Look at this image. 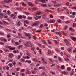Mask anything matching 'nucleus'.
<instances>
[{
	"label": "nucleus",
	"mask_w": 76,
	"mask_h": 76,
	"mask_svg": "<svg viewBox=\"0 0 76 76\" xmlns=\"http://www.w3.org/2000/svg\"><path fill=\"white\" fill-rule=\"evenodd\" d=\"M40 23V22L39 21H37L35 22V23H33L32 24V26H35L37 25H39V23Z\"/></svg>",
	"instance_id": "1"
},
{
	"label": "nucleus",
	"mask_w": 76,
	"mask_h": 76,
	"mask_svg": "<svg viewBox=\"0 0 76 76\" xmlns=\"http://www.w3.org/2000/svg\"><path fill=\"white\" fill-rule=\"evenodd\" d=\"M64 42L67 44H66V45H70V42H69V41L68 40H64Z\"/></svg>",
	"instance_id": "2"
},
{
	"label": "nucleus",
	"mask_w": 76,
	"mask_h": 76,
	"mask_svg": "<svg viewBox=\"0 0 76 76\" xmlns=\"http://www.w3.org/2000/svg\"><path fill=\"white\" fill-rule=\"evenodd\" d=\"M41 58H42V63H45V64H47V62L45 61V60H44V58L42 57H41Z\"/></svg>",
	"instance_id": "3"
},
{
	"label": "nucleus",
	"mask_w": 76,
	"mask_h": 76,
	"mask_svg": "<svg viewBox=\"0 0 76 76\" xmlns=\"http://www.w3.org/2000/svg\"><path fill=\"white\" fill-rule=\"evenodd\" d=\"M25 46H26V47H30V43L29 42H27L25 44Z\"/></svg>",
	"instance_id": "4"
},
{
	"label": "nucleus",
	"mask_w": 76,
	"mask_h": 76,
	"mask_svg": "<svg viewBox=\"0 0 76 76\" xmlns=\"http://www.w3.org/2000/svg\"><path fill=\"white\" fill-rule=\"evenodd\" d=\"M0 40L2 41H4L5 42H7V40L5 39V38H1L0 39Z\"/></svg>",
	"instance_id": "5"
},
{
	"label": "nucleus",
	"mask_w": 76,
	"mask_h": 76,
	"mask_svg": "<svg viewBox=\"0 0 76 76\" xmlns=\"http://www.w3.org/2000/svg\"><path fill=\"white\" fill-rule=\"evenodd\" d=\"M72 48L69 47V48L67 49V50L68 51V52H69V53L71 52L72 51Z\"/></svg>",
	"instance_id": "6"
},
{
	"label": "nucleus",
	"mask_w": 76,
	"mask_h": 76,
	"mask_svg": "<svg viewBox=\"0 0 76 76\" xmlns=\"http://www.w3.org/2000/svg\"><path fill=\"white\" fill-rule=\"evenodd\" d=\"M41 14H42V12H38L35 14V15H40Z\"/></svg>",
	"instance_id": "7"
},
{
	"label": "nucleus",
	"mask_w": 76,
	"mask_h": 76,
	"mask_svg": "<svg viewBox=\"0 0 76 76\" xmlns=\"http://www.w3.org/2000/svg\"><path fill=\"white\" fill-rule=\"evenodd\" d=\"M36 49L37 50H39V54H41V49H39V48L38 47H37V48H36Z\"/></svg>",
	"instance_id": "8"
},
{
	"label": "nucleus",
	"mask_w": 76,
	"mask_h": 76,
	"mask_svg": "<svg viewBox=\"0 0 76 76\" xmlns=\"http://www.w3.org/2000/svg\"><path fill=\"white\" fill-rule=\"evenodd\" d=\"M9 57H10L11 58H12L13 57V55L12 53H10L9 54Z\"/></svg>",
	"instance_id": "9"
},
{
	"label": "nucleus",
	"mask_w": 76,
	"mask_h": 76,
	"mask_svg": "<svg viewBox=\"0 0 76 76\" xmlns=\"http://www.w3.org/2000/svg\"><path fill=\"white\" fill-rule=\"evenodd\" d=\"M4 51H5V52H7V53H8V52H9V50L7 49L4 48L3 49Z\"/></svg>",
	"instance_id": "10"
},
{
	"label": "nucleus",
	"mask_w": 76,
	"mask_h": 76,
	"mask_svg": "<svg viewBox=\"0 0 76 76\" xmlns=\"http://www.w3.org/2000/svg\"><path fill=\"white\" fill-rule=\"evenodd\" d=\"M41 6H42L43 7H47V5L44 4H41Z\"/></svg>",
	"instance_id": "11"
},
{
	"label": "nucleus",
	"mask_w": 76,
	"mask_h": 76,
	"mask_svg": "<svg viewBox=\"0 0 76 76\" xmlns=\"http://www.w3.org/2000/svg\"><path fill=\"white\" fill-rule=\"evenodd\" d=\"M5 47L6 48H8L10 49V48L12 47L10 46L6 45L5 46Z\"/></svg>",
	"instance_id": "12"
},
{
	"label": "nucleus",
	"mask_w": 76,
	"mask_h": 76,
	"mask_svg": "<svg viewBox=\"0 0 76 76\" xmlns=\"http://www.w3.org/2000/svg\"><path fill=\"white\" fill-rule=\"evenodd\" d=\"M41 41L42 42H43V44H46V45H47V43L45 42V41L44 39H42L41 40Z\"/></svg>",
	"instance_id": "13"
},
{
	"label": "nucleus",
	"mask_w": 76,
	"mask_h": 76,
	"mask_svg": "<svg viewBox=\"0 0 76 76\" xmlns=\"http://www.w3.org/2000/svg\"><path fill=\"white\" fill-rule=\"evenodd\" d=\"M61 73H62L63 74H64V75H66V74H68V72H66V71L62 72H61Z\"/></svg>",
	"instance_id": "14"
},
{
	"label": "nucleus",
	"mask_w": 76,
	"mask_h": 76,
	"mask_svg": "<svg viewBox=\"0 0 76 76\" xmlns=\"http://www.w3.org/2000/svg\"><path fill=\"white\" fill-rule=\"evenodd\" d=\"M9 50H15V48L14 47H11V48H10L9 49Z\"/></svg>",
	"instance_id": "15"
},
{
	"label": "nucleus",
	"mask_w": 76,
	"mask_h": 76,
	"mask_svg": "<svg viewBox=\"0 0 76 76\" xmlns=\"http://www.w3.org/2000/svg\"><path fill=\"white\" fill-rule=\"evenodd\" d=\"M58 59L59 60V61L61 62H62V61H63V59H62V58L60 57H58Z\"/></svg>",
	"instance_id": "16"
},
{
	"label": "nucleus",
	"mask_w": 76,
	"mask_h": 76,
	"mask_svg": "<svg viewBox=\"0 0 76 76\" xmlns=\"http://www.w3.org/2000/svg\"><path fill=\"white\" fill-rule=\"evenodd\" d=\"M71 39L73 41H76V37H71Z\"/></svg>",
	"instance_id": "17"
},
{
	"label": "nucleus",
	"mask_w": 76,
	"mask_h": 76,
	"mask_svg": "<svg viewBox=\"0 0 76 76\" xmlns=\"http://www.w3.org/2000/svg\"><path fill=\"white\" fill-rule=\"evenodd\" d=\"M25 34L26 36H27V37H30V34L28 33H25Z\"/></svg>",
	"instance_id": "18"
},
{
	"label": "nucleus",
	"mask_w": 76,
	"mask_h": 76,
	"mask_svg": "<svg viewBox=\"0 0 76 76\" xmlns=\"http://www.w3.org/2000/svg\"><path fill=\"white\" fill-rule=\"evenodd\" d=\"M13 53L15 54L16 53H19V51H18V50H14L13 51Z\"/></svg>",
	"instance_id": "19"
},
{
	"label": "nucleus",
	"mask_w": 76,
	"mask_h": 76,
	"mask_svg": "<svg viewBox=\"0 0 76 76\" xmlns=\"http://www.w3.org/2000/svg\"><path fill=\"white\" fill-rule=\"evenodd\" d=\"M3 23H4V24H6V25H9V23L8 22L5 21H3Z\"/></svg>",
	"instance_id": "20"
},
{
	"label": "nucleus",
	"mask_w": 76,
	"mask_h": 76,
	"mask_svg": "<svg viewBox=\"0 0 76 76\" xmlns=\"http://www.w3.org/2000/svg\"><path fill=\"white\" fill-rule=\"evenodd\" d=\"M6 30L8 31V32H12V30L9 28H6Z\"/></svg>",
	"instance_id": "21"
},
{
	"label": "nucleus",
	"mask_w": 76,
	"mask_h": 76,
	"mask_svg": "<svg viewBox=\"0 0 76 76\" xmlns=\"http://www.w3.org/2000/svg\"><path fill=\"white\" fill-rule=\"evenodd\" d=\"M24 23H27V24H29V22L27 20L25 21Z\"/></svg>",
	"instance_id": "22"
},
{
	"label": "nucleus",
	"mask_w": 76,
	"mask_h": 76,
	"mask_svg": "<svg viewBox=\"0 0 76 76\" xmlns=\"http://www.w3.org/2000/svg\"><path fill=\"white\" fill-rule=\"evenodd\" d=\"M31 72L29 71H26V74H30Z\"/></svg>",
	"instance_id": "23"
},
{
	"label": "nucleus",
	"mask_w": 76,
	"mask_h": 76,
	"mask_svg": "<svg viewBox=\"0 0 76 76\" xmlns=\"http://www.w3.org/2000/svg\"><path fill=\"white\" fill-rule=\"evenodd\" d=\"M56 34H57V35H61V34H62V32H61V33L60 32H56Z\"/></svg>",
	"instance_id": "24"
},
{
	"label": "nucleus",
	"mask_w": 76,
	"mask_h": 76,
	"mask_svg": "<svg viewBox=\"0 0 76 76\" xmlns=\"http://www.w3.org/2000/svg\"><path fill=\"white\" fill-rule=\"evenodd\" d=\"M43 25L45 27H47V26H48V24L46 23H44Z\"/></svg>",
	"instance_id": "25"
},
{
	"label": "nucleus",
	"mask_w": 76,
	"mask_h": 76,
	"mask_svg": "<svg viewBox=\"0 0 76 76\" xmlns=\"http://www.w3.org/2000/svg\"><path fill=\"white\" fill-rule=\"evenodd\" d=\"M58 23H62L61 22V20L60 19H59L58 20Z\"/></svg>",
	"instance_id": "26"
},
{
	"label": "nucleus",
	"mask_w": 76,
	"mask_h": 76,
	"mask_svg": "<svg viewBox=\"0 0 76 76\" xmlns=\"http://www.w3.org/2000/svg\"><path fill=\"white\" fill-rule=\"evenodd\" d=\"M21 4L22 6H26V4H25V3H23V2H22L21 3Z\"/></svg>",
	"instance_id": "27"
},
{
	"label": "nucleus",
	"mask_w": 76,
	"mask_h": 76,
	"mask_svg": "<svg viewBox=\"0 0 76 76\" xmlns=\"http://www.w3.org/2000/svg\"><path fill=\"white\" fill-rule=\"evenodd\" d=\"M20 61H21V62H24L25 61L24 59L21 58L20 59Z\"/></svg>",
	"instance_id": "28"
},
{
	"label": "nucleus",
	"mask_w": 76,
	"mask_h": 76,
	"mask_svg": "<svg viewBox=\"0 0 76 76\" xmlns=\"http://www.w3.org/2000/svg\"><path fill=\"white\" fill-rule=\"evenodd\" d=\"M40 28H42V27H44V24H42L40 25Z\"/></svg>",
	"instance_id": "29"
},
{
	"label": "nucleus",
	"mask_w": 76,
	"mask_h": 76,
	"mask_svg": "<svg viewBox=\"0 0 76 76\" xmlns=\"http://www.w3.org/2000/svg\"><path fill=\"white\" fill-rule=\"evenodd\" d=\"M45 0H41V2H42V3H46V2L45 1Z\"/></svg>",
	"instance_id": "30"
},
{
	"label": "nucleus",
	"mask_w": 76,
	"mask_h": 76,
	"mask_svg": "<svg viewBox=\"0 0 76 76\" xmlns=\"http://www.w3.org/2000/svg\"><path fill=\"white\" fill-rule=\"evenodd\" d=\"M64 60L66 61H69V59L67 58H65Z\"/></svg>",
	"instance_id": "31"
},
{
	"label": "nucleus",
	"mask_w": 76,
	"mask_h": 76,
	"mask_svg": "<svg viewBox=\"0 0 76 76\" xmlns=\"http://www.w3.org/2000/svg\"><path fill=\"white\" fill-rule=\"evenodd\" d=\"M26 54L28 56H31V53L29 52H27L26 53Z\"/></svg>",
	"instance_id": "32"
},
{
	"label": "nucleus",
	"mask_w": 76,
	"mask_h": 76,
	"mask_svg": "<svg viewBox=\"0 0 76 76\" xmlns=\"http://www.w3.org/2000/svg\"><path fill=\"white\" fill-rule=\"evenodd\" d=\"M62 34H64L65 36H67V34H66V33L63 32H62Z\"/></svg>",
	"instance_id": "33"
},
{
	"label": "nucleus",
	"mask_w": 76,
	"mask_h": 76,
	"mask_svg": "<svg viewBox=\"0 0 76 76\" xmlns=\"http://www.w3.org/2000/svg\"><path fill=\"white\" fill-rule=\"evenodd\" d=\"M8 65L10 66V67H13V65H12V63L9 64Z\"/></svg>",
	"instance_id": "34"
},
{
	"label": "nucleus",
	"mask_w": 76,
	"mask_h": 76,
	"mask_svg": "<svg viewBox=\"0 0 76 76\" xmlns=\"http://www.w3.org/2000/svg\"><path fill=\"white\" fill-rule=\"evenodd\" d=\"M69 29L70 31H74V30L73 29V28H69Z\"/></svg>",
	"instance_id": "35"
},
{
	"label": "nucleus",
	"mask_w": 76,
	"mask_h": 76,
	"mask_svg": "<svg viewBox=\"0 0 76 76\" xmlns=\"http://www.w3.org/2000/svg\"><path fill=\"white\" fill-rule=\"evenodd\" d=\"M67 70L68 71H69V72H70V71L71 70V68L70 67H68L67 68Z\"/></svg>",
	"instance_id": "36"
},
{
	"label": "nucleus",
	"mask_w": 76,
	"mask_h": 76,
	"mask_svg": "<svg viewBox=\"0 0 76 76\" xmlns=\"http://www.w3.org/2000/svg\"><path fill=\"white\" fill-rule=\"evenodd\" d=\"M17 25L18 26H20V25H21V23L20 22H18L17 23Z\"/></svg>",
	"instance_id": "37"
},
{
	"label": "nucleus",
	"mask_w": 76,
	"mask_h": 76,
	"mask_svg": "<svg viewBox=\"0 0 76 76\" xmlns=\"http://www.w3.org/2000/svg\"><path fill=\"white\" fill-rule=\"evenodd\" d=\"M11 37V36L10 35V34H8L7 35V38H10Z\"/></svg>",
	"instance_id": "38"
},
{
	"label": "nucleus",
	"mask_w": 76,
	"mask_h": 76,
	"mask_svg": "<svg viewBox=\"0 0 76 76\" xmlns=\"http://www.w3.org/2000/svg\"><path fill=\"white\" fill-rule=\"evenodd\" d=\"M31 73H32V74H35V73H37V72L34 71H32L31 72Z\"/></svg>",
	"instance_id": "39"
},
{
	"label": "nucleus",
	"mask_w": 76,
	"mask_h": 76,
	"mask_svg": "<svg viewBox=\"0 0 76 76\" xmlns=\"http://www.w3.org/2000/svg\"><path fill=\"white\" fill-rule=\"evenodd\" d=\"M50 73H51V74H52V75H55V73H54V72H53L52 71H50Z\"/></svg>",
	"instance_id": "40"
},
{
	"label": "nucleus",
	"mask_w": 76,
	"mask_h": 76,
	"mask_svg": "<svg viewBox=\"0 0 76 76\" xmlns=\"http://www.w3.org/2000/svg\"><path fill=\"white\" fill-rule=\"evenodd\" d=\"M56 22V21L55 20H52L50 22V23H54Z\"/></svg>",
	"instance_id": "41"
},
{
	"label": "nucleus",
	"mask_w": 76,
	"mask_h": 76,
	"mask_svg": "<svg viewBox=\"0 0 76 76\" xmlns=\"http://www.w3.org/2000/svg\"><path fill=\"white\" fill-rule=\"evenodd\" d=\"M32 10H37V8H36V7H33L32 9Z\"/></svg>",
	"instance_id": "42"
},
{
	"label": "nucleus",
	"mask_w": 76,
	"mask_h": 76,
	"mask_svg": "<svg viewBox=\"0 0 76 76\" xmlns=\"http://www.w3.org/2000/svg\"><path fill=\"white\" fill-rule=\"evenodd\" d=\"M48 43L49 44H52V43H51V42L50 40H48Z\"/></svg>",
	"instance_id": "43"
},
{
	"label": "nucleus",
	"mask_w": 76,
	"mask_h": 76,
	"mask_svg": "<svg viewBox=\"0 0 76 76\" xmlns=\"http://www.w3.org/2000/svg\"><path fill=\"white\" fill-rule=\"evenodd\" d=\"M26 58H27V59H29V58H31L30 57H29L28 56H26Z\"/></svg>",
	"instance_id": "44"
},
{
	"label": "nucleus",
	"mask_w": 76,
	"mask_h": 76,
	"mask_svg": "<svg viewBox=\"0 0 76 76\" xmlns=\"http://www.w3.org/2000/svg\"><path fill=\"white\" fill-rule=\"evenodd\" d=\"M11 42L12 43V44H14L15 43V40H14L12 39L11 40Z\"/></svg>",
	"instance_id": "45"
},
{
	"label": "nucleus",
	"mask_w": 76,
	"mask_h": 76,
	"mask_svg": "<svg viewBox=\"0 0 76 76\" xmlns=\"http://www.w3.org/2000/svg\"><path fill=\"white\" fill-rule=\"evenodd\" d=\"M54 42L56 44H58V42L56 40H54Z\"/></svg>",
	"instance_id": "46"
},
{
	"label": "nucleus",
	"mask_w": 76,
	"mask_h": 76,
	"mask_svg": "<svg viewBox=\"0 0 76 76\" xmlns=\"http://www.w3.org/2000/svg\"><path fill=\"white\" fill-rule=\"evenodd\" d=\"M60 18L61 19H64V16H61L60 17Z\"/></svg>",
	"instance_id": "47"
},
{
	"label": "nucleus",
	"mask_w": 76,
	"mask_h": 76,
	"mask_svg": "<svg viewBox=\"0 0 76 76\" xmlns=\"http://www.w3.org/2000/svg\"><path fill=\"white\" fill-rule=\"evenodd\" d=\"M22 16L21 15H20L18 16V18L20 19H22Z\"/></svg>",
	"instance_id": "48"
},
{
	"label": "nucleus",
	"mask_w": 76,
	"mask_h": 76,
	"mask_svg": "<svg viewBox=\"0 0 76 76\" xmlns=\"http://www.w3.org/2000/svg\"><path fill=\"white\" fill-rule=\"evenodd\" d=\"M46 18V16H45V14H44L43 16V18L45 19Z\"/></svg>",
	"instance_id": "49"
},
{
	"label": "nucleus",
	"mask_w": 76,
	"mask_h": 76,
	"mask_svg": "<svg viewBox=\"0 0 76 76\" xmlns=\"http://www.w3.org/2000/svg\"><path fill=\"white\" fill-rule=\"evenodd\" d=\"M7 14L8 15H10V11H9V10H8L7 11Z\"/></svg>",
	"instance_id": "50"
},
{
	"label": "nucleus",
	"mask_w": 76,
	"mask_h": 76,
	"mask_svg": "<svg viewBox=\"0 0 76 76\" xmlns=\"http://www.w3.org/2000/svg\"><path fill=\"white\" fill-rule=\"evenodd\" d=\"M67 28H68L67 26H66L64 28V29H65V30H66V29H67Z\"/></svg>",
	"instance_id": "51"
},
{
	"label": "nucleus",
	"mask_w": 76,
	"mask_h": 76,
	"mask_svg": "<svg viewBox=\"0 0 76 76\" xmlns=\"http://www.w3.org/2000/svg\"><path fill=\"white\" fill-rule=\"evenodd\" d=\"M48 53L49 54H51V50H48Z\"/></svg>",
	"instance_id": "52"
},
{
	"label": "nucleus",
	"mask_w": 76,
	"mask_h": 76,
	"mask_svg": "<svg viewBox=\"0 0 76 76\" xmlns=\"http://www.w3.org/2000/svg\"><path fill=\"white\" fill-rule=\"evenodd\" d=\"M16 70L17 71H19L20 70V68H16Z\"/></svg>",
	"instance_id": "53"
},
{
	"label": "nucleus",
	"mask_w": 76,
	"mask_h": 76,
	"mask_svg": "<svg viewBox=\"0 0 76 76\" xmlns=\"http://www.w3.org/2000/svg\"><path fill=\"white\" fill-rule=\"evenodd\" d=\"M66 5L67 6H69V2H66Z\"/></svg>",
	"instance_id": "54"
},
{
	"label": "nucleus",
	"mask_w": 76,
	"mask_h": 76,
	"mask_svg": "<svg viewBox=\"0 0 76 76\" xmlns=\"http://www.w3.org/2000/svg\"><path fill=\"white\" fill-rule=\"evenodd\" d=\"M30 45L31 47H34V45L32 43H30Z\"/></svg>",
	"instance_id": "55"
},
{
	"label": "nucleus",
	"mask_w": 76,
	"mask_h": 76,
	"mask_svg": "<svg viewBox=\"0 0 76 76\" xmlns=\"http://www.w3.org/2000/svg\"><path fill=\"white\" fill-rule=\"evenodd\" d=\"M16 10H21V9L17 7L16 8Z\"/></svg>",
	"instance_id": "56"
},
{
	"label": "nucleus",
	"mask_w": 76,
	"mask_h": 76,
	"mask_svg": "<svg viewBox=\"0 0 76 76\" xmlns=\"http://www.w3.org/2000/svg\"><path fill=\"white\" fill-rule=\"evenodd\" d=\"M9 0H4V2H5V3H8V2L9 1Z\"/></svg>",
	"instance_id": "57"
},
{
	"label": "nucleus",
	"mask_w": 76,
	"mask_h": 76,
	"mask_svg": "<svg viewBox=\"0 0 76 76\" xmlns=\"http://www.w3.org/2000/svg\"><path fill=\"white\" fill-rule=\"evenodd\" d=\"M0 15L1 16H4V15H3V14H2V13L1 12H0Z\"/></svg>",
	"instance_id": "58"
},
{
	"label": "nucleus",
	"mask_w": 76,
	"mask_h": 76,
	"mask_svg": "<svg viewBox=\"0 0 76 76\" xmlns=\"http://www.w3.org/2000/svg\"><path fill=\"white\" fill-rule=\"evenodd\" d=\"M0 15L1 16H4V15H3V14H2V13L1 12H0Z\"/></svg>",
	"instance_id": "59"
},
{
	"label": "nucleus",
	"mask_w": 76,
	"mask_h": 76,
	"mask_svg": "<svg viewBox=\"0 0 76 76\" xmlns=\"http://www.w3.org/2000/svg\"><path fill=\"white\" fill-rule=\"evenodd\" d=\"M27 19H32V17H29L27 18Z\"/></svg>",
	"instance_id": "60"
},
{
	"label": "nucleus",
	"mask_w": 76,
	"mask_h": 76,
	"mask_svg": "<svg viewBox=\"0 0 76 76\" xmlns=\"http://www.w3.org/2000/svg\"><path fill=\"white\" fill-rule=\"evenodd\" d=\"M65 67L64 66V65H62L61 66V68L62 69H64Z\"/></svg>",
	"instance_id": "61"
},
{
	"label": "nucleus",
	"mask_w": 76,
	"mask_h": 76,
	"mask_svg": "<svg viewBox=\"0 0 76 76\" xmlns=\"http://www.w3.org/2000/svg\"><path fill=\"white\" fill-rule=\"evenodd\" d=\"M42 76H44L45 75V72H44L41 74Z\"/></svg>",
	"instance_id": "62"
},
{
	"label": "nucleus",
	"mask_w": 76,
	"mask_h": 76,
	"mask_svg": "<svg viewBox=\"0 0 76 76\" xmlns=\"http://www.w3.org/2000/svg\"><path fill=\"white\" fill-rule=\"evenodd\" d=\"M76 23H74L73 24V27H75L76 26Z\"/></svg>",
	"instance_id": "63"
},
{
	"label": "nucleus",
	"mask_w": 76,
	"mask_h": 76,
	"mask_svg": "<svg viewBox=\"0 0 76 76\" xmlns=\"http://www.w3.org/2000/svg\"><path fill=\"white\" fill-rule=\"evenodd\" d=\"M57 67L58 69H59L60 68V66L59 65H57Z\"/></svg>",
	"instance_id": "64"
}]
</instances>
